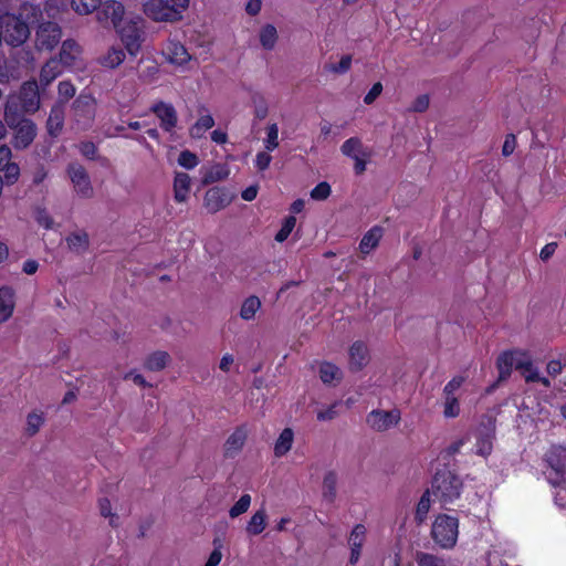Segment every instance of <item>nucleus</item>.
Masks as SVG:
<instances>
[{"mask_svg": "<svg viewBox=\"0 0 566 566\" xmlns=\"http://www.w3.org/2000/svg\"><path fill=\"white\" fill-rule=\"evenodd\" d=\"M190 0H147L143 11L155 22L175 23L182 19Z\"/></svg>", "mask_w": 566, "mask_h": 566, "instance_id": "obj_1", "label": "nucleus"}, {"mask_svg": "<svg viewBox=\"0 0 566 566\" xmlns=\"http://www.w3.org/2000/svg\"><path fill=\"white\" fill-rule=\"evenodd\" d=\"M461 479L448 470L438 471L432 480L431 493L442 506L452 504L462 492Z\"/></svg>", "mask_w": 566, "mask_h": 566, "instance_id": "obj_2", "label": "nucleus"}, {"mask_svg": "<svg viewBox=\"0 0 566 566\" xmlns=\"http://www.w3.org/2000/svg\"><path fill=\"white\" fill-rule=\"evenodd\" d=\"M0 29L4 42L11 46L22 45L30 36L28 23L15 14H2L0 17Z\"/></svg>", "mask_w": 566, "mask_h": 566, "instance_id": "obj_3", "label": "nucleus"}, {"mask_svg": "<svg viewBox=\"0 0 566 566\" xmlns=\"http://www.w3.org/2000/svg\"><path fill=\"white\" fill-rule=\"evenodd\" d=\"M459 535V521L457 517L440 514L436 517L431 536L433 541L442 548H452Z\"/></svg>", "mask_w": 566, "mask_h": 566, "instance_id": "obj_4", "label": "nucleus"}, {"mask_svg": "<svg viewBox=\"0 0 566 566\" xmlns=\"http://www.w3.org/2000/svg\"><path fill=\"white\" fill-rule=\"evenodd\" d=\"M125 49L130 55H136L144 41L143 19L140 17L125 20L115 28Z\"/></svg>", "mask_w": 566, "mask_h": 566, "instance_id": "obj_5", "label": "nucleus"}, {"mask_svg": "<svg viewBox=\"0 0 566 566\" xmlns=\"http://www.w3.org/2000/svg\"><path fill=\"white\" fill-rule=\"evenodd\" d=\"M96 115V101L90 94H80L72 104V119L76 129L87 130Z\"/></svg>", "mask_w": 566, "mask_h": 566, "instance_id": "obj_6", "label": "nucleus"}, {"mask_svg": "<svg viewBox=\"0 0 566 566\" xmlns=\"http://www.w3.org/2000/svg\"><path fill=\"white\" fill-rule=\"evenodd\" d=\"M13 130L12 146L15 149L28 148L36 137V125L29 118H20L13 124H7Z\"/></svg>", "mask_w": 566, "mask_h": 566, "instance_id": "obj_7", "label": "nucleus"}, {"mask_svg": "<svg viewBox=\"0 0 566 566\" xmlns=\"http://www.w3.org/2000/svg\"><path fill=\"white\" fill-rule=\"evenodd\" d=\"M61 38L62 30L56 22H41L35 31V46L41 51H52Z\"/></svg>", "mask_w": 566, "mask_h": 566, "instance_id": "obj_8", "label": "nucleus"}, {"mask_svg": "<svg viewBox=\"0 0 566 566\" xmlns=\"http://www.w3.org/2000/svg\"><path fill=\"white\" fill-rule=\"evenodd\" d=\"M495 420L491 416H483L476 428V454L486 457L493 448Z\"/></svg>", "mask_w": 566, "mask_h": 566, "instance_id": "obj_9", "label": "nucleus"}, {"mask_svg": "<svg viewBox=\"0 0 566 566\" xmlns=\"http://www.w3.org/2000/svg\"><path fill=\"white\" fill-rule=\"evenodd\" d=\"M66 172L74 187V191L82 198L88 199L94 195L90 176L86 169L78 163H71L67 166Z\"/></svg>", "mask_w": 566, "mask_h": 566, "instance_id": "obj_10", "label": "nucleus"}, {"mask_svg": "<svg viewBox=\"0 0 566 566\" xmlns=\"http://www.w3.org/2000/svg\"><path fill=\"white\" fill-rule=\"evenodd\" d=\"M400 411L398 409L392 410H371L367 417L366 422L370 429L377 432H385L396 427L400 421Z\"/></svg>", "mask_w": 566, "mask_h": 566, "instance_id": "obj_11", "label": "nucleus"}, {"mask_svg": "<svg viewBox=\"0 0 566 566\" xmlns=\"http://www.w3.org/2000/svg\"><path fill=\"white\" fill-rule=\"evenodd\" d=\"M125 8L122 2L117 0H102V4L99 6L96 18L97 21L103 25L112 24L115 29L117 25L124 20Z\"/></svg>", "mask_w": 566, "mask_h": 566, "instance_id": "obj_12", "label": "nucleus"}, {"mask_svg": "<svg viewBox=\"0 0 566 566\" xmlns=\"http://www.w3.org/2000/svg\"><path fill=\"white\" fill-rule=\"evenodd\" d=\"M150 112L159 119V125L166 133H172L177 127L178 115L172 104L158 101L150 107Z\"/></svg>", "mask_w": 566, "mask_h": 566, "instance_id": "obj_13", "label": "nucleus"}, {"mask_svg": "<svg viewBox=\"0 0 566 566\" xmlns=\"http://www.w3.org/2000/svg\"><path fill=\"white\" fill-rule=\"evenodd\" d=\"M20 99L22 112L35 113L40 108V94L36 81H27L15 95Z\"/></svg>", "mask_w": 566, "mask_h": 566, "instance_id": "obj_14", "label": "nucleus"}, {"mask_svg": "<svg viewBox=\"0 0 566 566\" xmlns=\"http://www.w3.org/2000/svg\"><path fill=\"white\" fill-rule=\"evenodd\" d=\"M163 55L174 65L184 66L191 60L187 49L178 41L168 40L163 48Z\"/></svg>", "mask_w": 566, "mask_h": 566, "instance_id": "obj_15", "label": "nucleus"}, {"mask_svg": "<svg viewBox=\"0 0 566 566\" xmlns=\"http://www.w3.org/2000/svg\"><path fill=\"white\" fill-rule=\"evenodd\" d=\"M231 201L227 191L219 187H213L206 192L205 207L210 213H216L226 208Z\"/></svg>", "mask_w": 566, "mask_h": 566, "instance_id": "obj_16", "label": "nucleus"}, {"mask_svg": "<svg viewBox=\"0 0 566 566\" xmlns=\"http://www.w3.org/2000/svg\"><path fill=\"white\" fill-rule=\"evenodd\" d=\"M545 461L555 473L556 479L562 476L566 471V447L553 446L545 454Z\"/></svg>", "mask_w": 566, "mask_h": 566, "instance_id": "obj_17", "label": "nucleus"}, {"mask_svg": "<svg viewBox=\"0 0 566 566\" xmlns=\"http://www.w3.org/2000/svg\"><path fill=\"white\" fill-rule=\"evenodd\" d=\"M349 369L352 371L361 370L369 363V352L366 344L361 340H356L349 347Z\"/></svg>", "mask_w": 566, "mask_h": 566, "instance_id": "obj_18", "label": "nucleus"}, {"mask_svg": "<svg viewBox=\"0 0 566 566\" xmlns=\"http://www.w3.org/2000/svg\"><path fill=\"white\" fill-rule=\"evenodd\" d=\"M367 530L363 524H357L352 530L348 537L350 548L349 563L356 564L360 558L361 547L366 541Z\"/></svg>", "mask_w": 566, "mask_h": 566, "instance_id": "obj_19", "label": "nucleus"}, {"mask_svg": "<svg viewBox=\"0 0 566 566\" xmlns=\"http://www.w3.org/2000/svg\"><path fill=\"white\" fill-rule=\"evenodd\" d=\"M15 307V292L11 286L0 287V324L9 321Z\"/></svg>", "mask_w": 566, "mask_h": 566, "instance_id": "obj_20", "label": "nucleus"}, {"mask_svg": "<svg viewBox=\"0 0 566 566\" xmlns=\"http://www.w3.org/2000/svg\"><path fill=\"white\" fill-rule=\"evenodd\" d=\"M247 440V431L243 428H238L224 443V455L227 458L235 457L243 448Z\"/></svg>", "mask_w": 566, "mask_h": 566, "instance_id": "obj_21", "label": "nucleus"}, {"mask_svg": "<svg viewBox=\"0 0 566 566\" xmlns=\"http://www.w3.org/2000/svg\"><path fill=\"white\" fill-rule=\"evenodd\" d=\"M171 361L168 352L156 350L146 356L144 360V368L149 371H160L165 369Z\"/></svg>", "mask_w": 566, "mask_h": 566, "instance_id": "obj_22", "label": "nucleus"}, {"mask_svg": "<svg viewBox=\"0 0 566 566\" xmlns=\"http://www.w3.org/2000/svg\"><path fill=\"white\" fill-rule=\"evenodd\" d=\"M64 125V109L61 105H54L49 114L46 120V129L50 136L56 137L63 129Z\"/></svg>", "mask_w": 566, "mask_h": 566, "instance_id": "obj_23", "label": "nucleus"}, {"mask_svg": "<svg viewBox=\"0 0 566 566\" xmlns=\"http://www.w3.org/2000/svg\"><path fill=\"white\" fill-rule=\"evenodd\" d=\"M191 179L186 172H176L174 178V198L177 202H185L190 191Z\"/></svg>", "mask_w": 566, "mask_h": 566, "instance_id": "obj_24", "label": "nucleus"}, {"mask_svg": "<svg viewBox=\"0 0 566 566\" xmlns=\"http://www.w3.org/2000/svg\"><path fill=\"white\" fill-rule=\"evenodd\" d=\"M80 53V45L74 40L67 39L62 43V48L59 54V61L63 65L71 66L74 64Z\"/></svg>", "mask_w": 566, "mask_h": 566, "instance_id": "obj_25", "label": "nucleus"}, {"mask_svg": "<svg viewBox=\"0 0 566 566\" xmlns=\"http://www.w3.org/2000/svg\"><path fill=\"white\" fill-rule=\"evenodd\" d=\"M62 63L57 59L49 60L40 72V82L42 85H49L62 73Z\"/></svg>", "mask_w": 566, "mask_h": 566, "instance_id": "obj_26", "label": "nucleus"}, {"mask_svg": "<svg viewBox=\"0 0 566 566\" xmlns=\"http://www.w3.org/2000/svg\"><path fill=\"white\" fill-rule=\"evenodd\" d=\"M337 474L328 471L323 478L322 496L327 503H334L337 496Z\"/></svg>", "mask_w": 566, "mask_h": 566, "instance_id": "obj_27", "label": "nucleus"}, {"mask_svg": "<svg viewBox=\"0 0 566 566\" xmlns=\"http://www.w3.org/2000/svg\"><path fill=\"white\" fill-rule=\"evenodd\" d=\"M515 350L502 353L497 360L496 367L499 370V380H506L514 368Z\"/></svg>", "mask_w": 566, "mask_h": 566, "instance_id": "obj_28", "label": "nucleus"}, {"mask_svg": "<svg viewBox=\"0 0 566 566\" xmlns=\"http://www.w3.org/2000/svg\"><path fill=\"white\" fill-rule=\"evenodd\" d=\"M125 60V52L119 46H111L104 55L99 57V63L104 67L115 69Z\"/></svg>", "mask_w": 566, "mask_h": 566, "instance_id": "obj_29", "label": "nucleus"}, {"mask_svg": "<svg viewBox=\"0 0 566 566\" xmlns=\"http://www.w3.org/2000/svg\"><path fill=\"white\" fill-rule=\"evenodd\" d=\"M294 440L293 430L290 428H285L274 444V454L277 458L285 455L292 448Z\"/></svg>", "mask_w": 566, "mask_h": 566, "instance_id": "obj_30", "label": "nucleus"}, {"mask_svg": "<svg viewBox=\"0 0 566 566\" xmlns=\"http://www.w3.org/2000/svg\"><path fill=\"white\" fill-rule=\"evenodd\" d=\"M66 243L70 250L83 253L90 245L88 234L85 231L73 232L66 238Z\"/></svg>", "mask_w": 566, "mask_h": 566, "instance_id": "obj_31", "label": "nucleus"}, {"mask_svg": "<svg viewBox=\"0 0 566 566\" xmlns=\"http://www.w3.org/2000/svg\"><path fill=\"white\" fill-rule=\"evenodd\" d=\"M21 109L20 99L15 95H10L4 105L6 124H13L14 120L23 118Z\"/></svg>", "mask_w": 566, "mask_h": 566, "instance_id": "obj_32", "label": "nucleus"}, {"mask_svg": "<svg viewBox=\"0 0 566 566\" xmlns=\"http://www.w3.org/2000/svg\"><path fill=\"white\" fill-rule=\"evenodd\" d=\"M382 231L379 227L371 228L361 239L359 250L364 254H368L374 250L381 239Z\"/></svg>", "mask_w": 566, "mask_h": 566, "instance_id": "obj_33", "label": "nucleus"}, {"mask_svg": "<svg viewBox=\"0 0 566 566\" xmlns=\"http://www.w3.org/2000/svg\"><path fill=\"white\" fill-rule=\"evenodd\" d=\"M266 526V512L264 509L258 510L250 518L247 524V533L249 535H259L261 534Z\"/></svg>", "mask_w": 566, "mask_h": 566, "instance_id": "obj_34", "label": "nucleus"}, {"mask_svg": "<svg viewBox=\"0 0 566 566\" xmlns=\"http://www.w3.org/2000/svg\"><path fill=\"white\" fill-rule=\"evenodd\" d=\"M261 308V301L258 296L251 295L245 298L240 308V317L243 321H251Z\"/></svg>", "mask_w": 566, "mask_h": 566, "instance_id": "obj_35", "label": "nucleus"}, {"mask_svg": "<svg viewBox=\"0 0 566 566\" xmlns=\"http://www.w3.org/2000/svg\"><path fill=\"white\" fill-rule=\"evenodd\" d=\"M319 378L324 384L331 385L342 379V371L336 365L325 361L319 366Z\"/></svg>", "mask_w": 566, "mask_h": 566, "instance_id": "obj_36", "label": "nucleus"}, {"mask_svg": "<svg viewBox=\"0 0 566 566\" xmlns=\"http://www.w3.org/2000/svg\"><path fill=\"white\" fill-rule=\"evenodd\" d=\"M213 125L214 119L210 114L201 115L190 127L189 134L192 138H201L208 129L213 127Z\"/></svg>", "mask_w": 566, "mask_h": 566, "instance_id": "obj_37", "label": "nucleus"}, {"mask_svg": "<svg viewBox=\"0 0 566 566\" xmlns=\"http://www.w3.org/2000/svg\"><path fill=\"white\" fill-rule=\"evenodd\" d=\"M260 43L264 50H273L277 41V31L273 24H265L260 30Z\"/></svg>", "mask_w": 566, "mask_h": 566, "instance_id": "obj_38", "label": "nucleus"}, {"mask_svg": "<svg viewBox=\"0 0 566 566\" xmlns=\"http://www.w3.org/2000/svg\"><path fill=\"white\" fill-rule=\"evenodd\" d=\"M340 151L344 156L356 158L360 155H367V153L363 148V143L357 137H350L344 142L340 147Z\"/></svg>", "mask_w": 566, "mask_h": 566, "instance_id": "obj_39", "label": "nucleus"}, {"mask_svg": "<svg viewBox=\"0 0 566 566\" xmlns=\"http://www.w3.org/2000/svg\"><path fill=\"white\" fill-rule=\"evenodd\" d=\"M418 566H453L449 560L433 554L418 552L416 555Z\"/></svg>", "mask_w": 566, "mask_h": 566, "instance_id": "obj_40", "label": "nucleus"}, {"mask_svg": "<svg viewBox=\"0 0 566 566\" xmlns=\"http://www.w3.org/2000/svg\"><path fill=\"white\" fill-rule=\"evenodd\" d=\"M44 423L43 412H30L27 416L25 434L28 437L35 436Z\"/></svg>", "mask_w": 566, "mask_h": 566, "instance_id": "obj_41", "label": "nucleus"}, {"mask_svg": "<svg viewBox=\"0 0 566 566\" xmlns=\"http://www.w3.org/2000/svg\"><path fill=\"white\" fill-rule=\"evenodd\" d=\"M102 4V0H72V9L82 15L90 14L95 10H98Z\"/></svg>", "mask_w": 566, "mask_h": 566, "instance_id": "obj_42", "label": "nucleus"}, {"mask_svg": "<svg viewBox=\"0 0 566 566\" xmlns=\"http://www.w3.org/2000/svg\"><path fill=\"white\" fill-rule=\"evenodd\" d=\"M251 104L254 108V116L258 119H264L268 116V102L261 93L255 92L251 95Z\"/></svg>", "mask_w": 566, "mask_h": 566, "instance_id": "obj_43", "label": "nucleus"}, {"mask_svg": "<svg viewBox=\"0 0 566 566\" xmlns=\"http://www.w3.org/2000/svg\"><path fill=\"white\" fill-rule=\"evenodd\" d=\"M430 495H431V492L429 490H427L422 494V496L420 497V500L418 502L416 513H415V520L419 524H421L427 518V514L430 510V503H431Z\"/></svg>", "mask_w": 566, "mask_h": 566, "instance_id": "obj_44", "label": "nucleus"}, {"mask_svg": "<svg viewBox=\"0 0 566 566\" xmlns=\"http://www.w3.org/2000/svg\"><path fill=\"white\" fill-rule=\"evenodd\" d=\"M229 171L221 165L211 167L202 177L205 185L212 184L219 180H223L228 177Z\"/></svg>", "mask_w": 566, "mask_h": 566, "instance_id": "obj_45", "label": "nucleus"}, {"mask_svg": "<svg viewBox=\"0 0 566 566\" xmlns=\"http://www.w3.org/2000/svg\"><path fill=\"white\" fill-rule=\"evenodd\" d=\"M251 505V495L243 494L240 499L234 503V505L229 510V515L231 518H235L243 513H245Z\"/></svg>", "mask_w": 566, "mask_h": 566, "instance_id": "obj_46", "label": "nucleus"}, {"mask_svg": "<svg viewBox=\"0 0 566 566\" xmlns=\"http://www.w3.org/2000/svg\"><path fill=\"white\" fill-rule=\"evenodd\" d=\"M279 127L277 124L273 123L266 127V138L264 140V147L268 151H272L279 146Z\"/></svg>", "mask_w": 566, "mask_h": 566, "instance_id": "obj_47", "label": "nucleus"}, {"mask_svg": "<svg viewBox=\"0 0 566 566\" xmlns=\"http://www.w3.org/2000/svg\"><path fill=\"white\" fill-rule=\"evenodd\" d=\"M352 66V55L342 56L340 61L337 64L329 63L325 65V70L329 73L335 74H345L350 70Z\"/></svg>", "mask_w": 566, "mask_h": 566, "instance_id": "obj_48", "label": "nucleus"}, {"mask_svg": "<svg viewBox=\"0 0 566 566\" xmlns=\"http://www.w3.org/2000/svg\"><path fill=\"white\" fill-rule=\"evenodd\" d=\"M443 415L446 418H455L460 413V405L454 396H444Z\"/></svg>", "mask_w": 566, "mask_h": 566, "instance_id": "obj_49", "label": "nucleus"}, {"mask_svg": "<svg viewBox=\"0 0 566 566\" xmlns=\"http://www.w3.org/2000/svg\"><path fill=\"white\" fill-rule=\"evenodd\" d=\"M296 224V218L293 217V216H290L287 218H285L283 224H282V228L280 229V231L276 233L275 235V240L277 242H283L287 239V237L290 235V233L292 232V230L294 229Z\"/></svg>", "mask_w": 566, "mask_h": 566, "instance_id": "obj_50", "label": "nucleus"}, {"mask_svg": "<svg viewBox=\"0 0 566 566\" xmlns=\"http://www.w3.org/2000/svg\"><path fill=\"white\" fill-rule=\"evenodd\" d=\"M178 164L186 169H192L199 164V160L196 154L190 150H182L179 154Z\"/></svg>", "mask_w": 566, "mask_h": 566, "instance_id": "obj_51", "label": "nucleus"}, {"mask_svg": "<svg viewBox=\"0 0 566 566\" xmlns=\"http://www.w3.org/2000/svg\"><path fill=\"white\" fill-rule=\"evenodd\" d=\"M34 218L41 227L45 229L53 228L54 221L45 208H36L34 212Z\"/></svg>", "mask_w": 566, "mask_h": 566, "instance_id": "obj_52", "label": "nucleus"}, {"mask_svg": "<svg viewBox=\"0 0 566 566\" xmlns=\"http://www.w3.org/2000/svg\"><path fill=\"white\" fill-rule=\"evenodd\" d=\"M329 195H331V186L326 181L319 182L311 191V197L314 200H325L328 198Z\"/></svg>", "mask_w": 566, "mask_h": 566, "instance_id": "obj_53", "label": "nucleus"}, {"mask_svg": "<svg viewBox=\"0 0 566 566\" xmlns=\"http://www.w3.org/2000/svg\"><path fill=\"white\" fill-rule=\"evenodd\" d=\"M514 368L521 370L522 373L531 369L533 363L530 359L528 355L525 352L515 350V359H514Z\"/></svg>", "mask_w": 566, "mask_h": 566, "instance_id": "obj_54", "label": "nucleus"}, {"mask_svg": "<svg viewBox=\"0 0 566 566\" xmlns=\"http://www.w3.org/2000/svg\"><path fill=\"white\" fill-rule=\"evenodd\" d=\"M1 171H4V179L8 185H13L20 176V168L15 163H10Z\"/></svg>", "mask_w": 566, "mask_h": 566, "instance_id": "obj_55", "label": "nucleus"}, {"mask_svg": "<svg viewBox=\"0 0 566 566\" xmlns=\"http://www.w3.org/2000/svg\"><path fill=\"white\" fill-rule=\"evenodd\" d=\"M429 104H430L429 95L423 94V95L418 96L413 101L412 105L409 107V111L415 112V113H422L428 109Z\"/></svg>", "mask_w": 566, "mask_h": 566, "instance_id": "obj_56", "label": "nucleus"}, {"mask_svg": "<svg viewBox=\"0 0 566 566\" xmlns=\"http://www.w3.org/2000/svg\"><path fill=\"white\" fill-rule=\"evenodd\" d=\"M57 91H59L60 97L64 98L65 101L72 98L75 95V87L69 81L60 82L59 86H57Z\"/></svg>", "mask_w": 566, "mask_h": 566, "instance_id": "obj_57", "label": "nucleus"}, {"mask_svg": "<svg viewBox=\"0 0 566 566\" xmlns=\"http://www.w3.org/2000/svg\"><path fill=\"white\" fill-rule=\"evenodd\" d=\"M213 544H214V549L211 552L205 566H218L221 562V558H222V553L220 551L221 543L219 539H214Z\"/></svg>", "mask_w": 566, "mask_h": 566, "instance_id": "obj_58", "label": "nucleus"}, {"mask_svg": "<svg viewBox=\"0 0 566 566\" xmlns=\"http://www.w3.org/2000/svg\"><path fill=\"white\" fill-rule=\"evenodd\" d=\"M464 382V377L455 376L453 377L443 388L444 396H454L455 390H458L462 384Z\"/></svg>", "mask_w": 566, "mask_h": 566, "instance_id": "obj_59", "label": "nucleus"}, {"mask_svg": "<svg viewBox=\"0 0 566 566\" xmlns=\"http://www.w3.org/2000/svg\"><path fill=\"white\" fill-rule=\"evenodd\" d=\"M80 153L88 159H95L97 147L93 142H83L80 145Z\"/></svg>", "mask_w": 566, "mask_h": 566, "instance_id": "obj_60", "label": "nucleus"}, {"mask_svg": "<svg viewBox=\"0 0 566 566\" xmlns=\"http://www.w3.org/2000/svg\"><path fill=\"white\" fill-rule=\"evenodd\" d=\"M382 92V85L380 82L375 83L369 92L364 97V103L367 105L373 104L376 98L381 94Z\"/></svg>", "mask_w": 566, "mask_h": 566, "instance_id": "obj_61", "label": "nucleus"}, {"mask_svg": "<svg viewBox=\"0 0 566 566\" xmlns=\"http://www.w3.org/2000/svg\"><path fill=\"white\" fill-rule=\"evenodd\" d=\"M337 405L338 403H334L324 410H319L317 412V419L319 421H329L335 419L338 416V412L336 410Z\"/></svg>", "mask_w": 566, "mask_h": 566, "instance_id": "obj_62", "label": "nucleus"}, {"mask_svg": "<svg viewBox=\"0 0 566 566\" xmlns=\"http://www.w3.org/2000/svg\"><path fill=\"white\" fill-rule=\"evenodd\" d=\"M269 153L270 151L266 150V151H261L256 155L255 166L259 170H265L270 166L272 157Z\"/></svg>", "mask_w": 566, "mask_h": 566, "instance_id": "obj_63", "label": "nucleus"}, {"mask_svg": "<svg viewBox=\"0 0 566 566\" xmlns=\"http://www.w3.org/2000/svg\"><path fill=\"white\" fill-rule=\"evenodd\" d=\"M516 147V138L513 134H509L505 137L504 144L502 146V155L507 157L513 154Z\"/></svg>", "mask_w": 566, "mask_h": 566, "instance_id": "obj_64", "label": "nucleus"}]
</instances>
